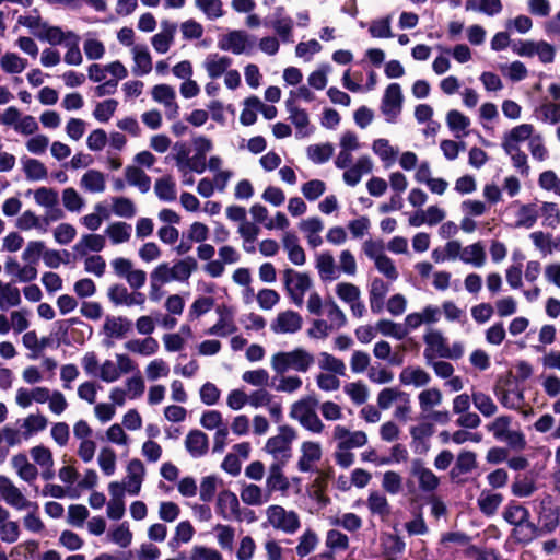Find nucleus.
Returning a JSON list of instances; mask_svg holds the SVG:
<instances>
[{"label": "nucleus", "instance_id": "63", "mask_svg": "<svg viewBox=\"0 0 560 560\" xmlns=\"http://www.w3.org/2000/svg\"><path fill=\"white\" fill-rule=\"evenodd\" d=\"M195 529L190 522L183 521L178 523L175 528V534L168 541V545L172 549L178 548L182 544H187L191 540L194 536Z\"/></svg>", "mask_w": 560, "mask_h": 560}, {"label": "nucleus", "instance_id": "8", "mask_svg": "<svg viewBox=\"0 0 560 560\" xmlns=\"http://www.w3.org/2000/svg\"><path fill=\"white\" fill-rule=\"evenodd\" d=\"M283 282L285 291L292 303L298 307H302L304 304L305 293L312 285V280L308 275L287 268L283 271Z\"/></svg>", "mask_w": 560, "mask_h": 560}, {"label": "nucleus", "instance_id": "64", "mask_svg": "<svg viewBox=\"0 0 560 560\" xmlns=\"http://www.w3.org/2000/svg\"><path fill=\"white\" fill-rule=\"evenodd\" d=\"M107 538L113 544L127 548L132 541V533L127 523H121L107 533Z\"/></svg>", "mask_w": 560, "mask_h": 560}, {"label": "nucleus", "instance_id": "12", "mask_svg": "<svg viewBox=\"0 0 560 560\" xmlns=\"http://www.w3.org/2000/svg\"><path fill=\"white\" fill-rule=\"evenodd\" d=\"M264 25L271 27L283 43H291L293 32V20L285 14L283 7L275 8L272 14L264 21Z\"/></svg>", "mask_w": 560, "mask_h": 560}, {"label": "nucleus", "instance_id": "51", "mask_svg": "<svg viewBox=\"0 0 560 560\" xmlns=\"http://www.w3.org/2000/svg\"><path fill=\"white\" fill-rule=\"evenodd\" d=\"M373 152L384 162L385 166H390L398 154V151L389 144L387 139H376L372 143Z\"/></svg>", "mask_w": 560, "mask_h": 560}, {"label": "nucleus", "instance_id": "39", "mask_svg": "<svg viewBox=\"0 0 560 560\" xmlns=\"http://www.w3.org/2000/svg\"><path fill=\"white\" fill-rule=\"evenodd\" d=\"M389 291L388 284L381 278H374L371 282L369 298L371 311L380 313L384 307V300Z\"/></svg>", "mask_w": 560, "mask_h": 560}, {"label": "nucleus", "instance_id": "56", "mask_svg": "<svg viewBox=\"0 0 560 560\" xmlns=\"http://www.w3.org/2000/svg\"><path fill=\"white\" fill-rule=\"evenodd\" d=\"M465 8L467 11L482 12L492 16L501 12L502 3L500 0H467Z\"/></svg>", "mask_w": 560, "mask_h": 560}, {"label": "nucleus", "instance_id": "24", "mask_svg": "<svg viewBox=\"0 0 560 560\" xmlns=\"http://www.w3.org/2000/svg\"><path fill=\"white\" fill-rule=\"evenodd\" d=\"M285 108L289 113V119L295 127V137H308L312 132V128L310 126V118L306 110L300 108L296 104H293L292 101H285Z\"/></svg>", "mask_w": 560, "mask_h": 560}, {"label": "nucleus", "instance_id": "34", "mask_svg": "<svg viewBox=\"0 0 560 560\" xmlns=\"http://www.w3.org/2000/svg\"><path fill=\"white\" fill-rule=\"evenodd\" d=\"M185 446L191 457H202L209 448L208 436L200 430H191L185 439Z\"/></svg>", "mask_w": 560, "mask_h": 560}, {"label": "nucleus", "instance_id": "57", "mask_svg": "<svg viewBox=\"0 0 560 560\" xmlns=\"http://www.w3.org/2000/svg\"><path fill=\"white\" fill-rule=\"evenodd\" d=\"M502 501L503 497L500 493L482 491L477 500V503L483 514L493 515Z\"/></svg>", "mask_w": 560, "mask_h": 560}, {"label": "nucleus", "instance_id": "21", "mask_svg": "<svg viewBox=\"0 0 560 560\" xmlns=\"http://www.w3.org/2000/svg\"><path fill=\"white\" fill-rule=\"evenodd\" d=\"M217 513L226 521H241L240 502L236 494L229 490L221 491L217 500Z\"/></svg>", "mask_w": 560, "mask_h": 560}, {"label": "nucleus", "instance_id": "4", "mask_svg": "<svg viewBox=\"0 0 560 560\" xmlns=\"http://www.w3.org/2000/svg\"><path fill=\"white\" fill-rule=\"evenodd\" d=\"M197 260L191 257H185L170 265L167 262L159 264L152 273L154 278L163 283L170 282H187L191 277L192 272L197 269Z\"/></svg>", "mask_w": 560, "mask_h": 560}, {"label": "nucleus", "instance_id": "50", "mask_svg": "<svg viewBox=\"0 0 560 560\" xmlns=\"http://www.w3.org/2000/svg\"><path fill=\"white\" fill-rule=\"evenodd\" d=\"M241 499L248 505H261L269 501L270 495L254 483L245 486L241 491Z\"/></svg>", "mask_w": 560, "mask_h": 560}, {"label": "nucleus", "instance_id": "11", "mask_svg": "<svg viewBox=\"0 0 560 560\" xmlns=\"http://www.w3.org/2000/svg\"><path fill=\"white\" fill-rule=\"evenodd\" d=\"M402 93L398 83H390L383 95L381 103V112L385 116V120L393 124L397 120L402 108Z\"/></svg>", "mask_w": 560, "mask_h": 560}, {"label": "nucleus", "instance_id": "37", "mask_svg": "<svg viewBox=\"0 0 560 560\" xmlns=\"http://www.w3.org/2000/svg\"><path fill=\"white\" fill-rule=\"evenodd\" d=\"M285 465H280L279 463H272L270 465L269 472L266 479V488L269 495L271 492H285L289 489V480L282 472V468Z\"/></svg>", "mask_w": 560, "mask_h": 560}, {"label": "nucleus", "instance_id": "38", "mask_svg": "<svg viewBox=\"0 0 560 560\" xmlns=\"http://www.w3.org/2000/svg\"><path fill=\"white\" fill-rule=\"evenodd\" d=\"M315 267L323 281H334L339 278V270L336 267L334 256L328 252L316 256Z\"/></svg>", "mask_w": 560, "mask_h": 560}, {"label": "nucleus", "instance_id": "22", "mask_svg": "<svg viewBox=\"0 0 560 560\" xmlns=\"http://www.w3.org/2000/svg\"><path fill=\"white\" fill-rule=\"evenodd\" d=\"M160 26L161 31L151 37V45L158 54H166L174 43L177 24L164 20Z\"/></svg>", "mask_w": 560, "mask_h": 560}, {"label": "nucleus", "instance_id": "25", "mask_svg": "<svg viewBox=\"0 0 560 560\" xmlns=\"http://www.w3.org/2000/svg\"><path fill=\"white\" fill-rule=\"evenodd\" d=\"M411 475L418 479L419 488L424 492H433L440 485L439 477L431 469L424 467L420 459L412 462Z\"/></svg>", "mask_w": 560, "mask_h": 560}, {"label": "nucleus", "instance_id": "17", "mask_svg": "<svg viewBox=\"0 0 560 560\" xmlns=\"http://www.w3.org/2000/svg\"><path fill=\"white\" fill-rule=\"evenodd\" d=\"M332 438L337 442L338 448L349 450L360 448L368 443V435L364 431H350L343 425H336L332 431Z\"/></svg>", "mask_w": 560, "mask_h": 560}, {"label": "nucleus", "instance_id": "58", "mask_svg": "<svg viewBox=\"0 0 560 560\" xmlns=\"http://www.w3.org/2000/svg\"><path fill=\"white\" fill-rule=\"evenodd\" d=\"M154 191L162 201L171 202L176 199V184L170 176L159 178L155 182Z\"/></svg>", "mask_w": 560, "mask_h": 560}, {"label": "nucleus", "instance_id": "5", "mask_svg": "<svg viewBox=\"0 0 560 560\" xmlns=\"http://www.w3.org/2000/svg\"><path fill=\"white\" fill-rule=\"evenodd\" d=\"M318 401L313 396L304 397L291 406L290 417L296 420L305 430L319 434L324 431V423L316 413Z\"/></svg>", "mask_w": 560, "mask_h": 560}, {"label": "nucleus", "instance_id": "36", "mask_svg": "<svg viewBox=\"0 0 560 560\" xmlns=\"http://www.w3.org/2000/svg\"><path fill=\"white\" fill-rule=\"evenodd\" d=\"M74 34L75 33L72 31H63L59 26H52L46 23L42 26L40 32H36V37L43 42L49 43L50 45L57 46L65 45L70 40L71 35Z\"/></svg>", "mask_w": 560, "mask_h": 560}, {"label": "nucleus", "instance_id": "61", "mask_svg": "<svg viewBox=\"0 0 560 560\" xmlns=\"http://www.w3.org/2000/svg\"><path fill=\"white\" fill-rule=\"evenodd\" d=\"M318 541L317 534L313 529L307 528L299 537V544L295 548L296 555L301 558L306 557L316 549Z\"/></svg>", "mask_w": 560, "mask_h": 560}, {"label": "nucleus", "instance_id": "35", "mask_svg": "<svg viewBox=\"0 0 560 560\" xmlns=\"http://www.w3.org/2000/svg\"><path fill=\"white\" fill-rule=\"evenodd\" d=\"M125 349L131 353L139 354L142 357L154 355L160 348L159 341L149 336L142 339L133 338L129 339L124 345Z\"/></svg>", "mask_w": 560, "mask_h": 560}, {"label": "nucleus", "instance_id": "49", "mask_svg": "<svg viewBox=\"0 0 560 560\" xmlns=\"http://www.w3.org/2000/svg\"><path fill=\"white\" fill-rule=\"evenodd\" d=\"M131 225L121 221L109 224L105 230V234L115 245L128 242L131 237Z\"/></svg>", "mask_w": 560, "mask_h": 560}, {"label": "nucleus", "instance_id": "54", "mask_svg": "<svg viewBox=\"0 0 560 560\" xmlns=\"http://www.w3.org/2000/svg\"><path fill=\"white\" fill-rule=\"evenodd\" d=\"M443 396L439 388L423 389L418 395L419 407L422 412H429L432 408L442 404Z\"/></svg>", "mask_w": 560, "mask_h": 560}, {"label": "nucleus", "instance_id": "3", "mask_svg": "<svg viewBox=\"0 0 560 560\" xmlns=\"http://www.w3.org/2000/svg\"><path fill=\"white\" fill-rule=\"evenodd\" d=\"M533 509L537 513V523L529 521L527 512V528L536 533H551L559 525V506L555 503L551 495L546 494L541 500L533 501Z\"/></svg>", "mask_w": 560, "mask_h": 560}, {"label": "nucleus", "instance_id": "23", "mask_svg": "<svg viewBox=\"0 0 560 560\" xmlns=\"http://www.w3.org/2000/svg\"><path fill=\"white\" fill-rule=\"evenodd\" d=\"M504 520L514 526L512 537L517 541L524 540L523 524L525 522V506L522 503L512 501L505 508Z\"/></svg>", "mask_w": 560, "mask_h": 560}, {"label": "nucleus", "instance_id": "14", "mask_svg": "<svg viewBox=\"0 0 560 560\" xmlns=\"http://www.w3.org/2000/svg\"><path fill=\"white\" fill-rule=\"evenodd\" d=\"M302 316L291 310L280 312L270 324V329L277 335H293L301 330Z\"/></svg>", "mask_w": 560, "mask_h": 560}, {"label": "nucleus", "instance_id": "47", "mask_svg": "<svg viewBox=\"0 0 560 560\" xmlns=\"http://www.w3.org/2000/svg\"><path fill=\"white\" fill-rule=\"evenodd\" d=\"M20 304L21 293L19 288L0 281V310L5 311Z\"/></svg>", "mask_w": 560, "mask_h": 560}, {"label": "nucleus", "instance_id": "44", "mask_svg": "<svg viewBox=\"0 0 560 560\" xmlns=\"http://www.w3.org/2000/svg\"><path fill=\"white\" fill-rule=\"evenodd\" d=\"M486 250L481 242H476L462 249L460 261L464 264L481 268L486 264Z\"/></svg>", "mask_w": 560, "mask_h": 560}, {"label": "nucleus", "instance_id": "18", "mask_svg": "<svg viewBox=\"0 0 560 560\" xmlns=\"http://www.w3.org/2000/svg\"><path fill=\"white\" fill-rule=\"evenodd\" d=\"M107 296L109 301L116 305L125 306H142L145 302V295L141 292H129L122 284H113L108 288Z\"/></svg>", "mask_w": 560, "mask_h": 560}, {"label": "nucleus", "instance_id": "32", "mask_svg": "<svg viewBox=\"0 0 560 560\" xmlns=\"http://www.w3.org/2000/svg\"><path fill=\"white\" fill-rule=\"evenodd\" d=\"M373 170L372 160L363 155L357 160L352 166H348L343 173V180L348 186H355L360 183L363 175L371 173Z\"/></svg>", "mask_w": 560, "mask_h": 560}, {"label": "nucleus", "instance_id": "29", "mask_svg": "<svg viewBox=\"0 0 560 560\" xmlns=\"http://www.w3.org/2000/svg\"><path fill=\"white\" fill-rule=\"evenodd\" d=\"M299 228L305 235L310 247L317 248L323 244L320 232L324 229V223L319 218L313 217L304 219L299 223Z\"/></svg>", "mask_w": 560, "mask_h": 560}, {"label": "nucleus", "instance_id": "41", "mask_svg": "<svg viewBox=\"0 0 560 560\" xmlns=\"http://www.w3.org/2000/svg\"><path fill=\"white\" fill-rule=\"evenodd\" d=\"M24 438L30 440L33 435L44 431L48 424V420L40 413H31L22 420L18 421Z\"/></svg>", "mask_w": 560, "mask_h": 560}, {"label": "nucleus", "instance_id": "2", "mask_svg": "<svg viewBox=\"0 0 560 560\" xmlns=\"http://www.w3.org/2000/svg\"><path fill=\"white\" fill-rule=\"evenodd\" d=\"M314 362V355L302 347L276 352L270 359L271 369L277 375L285 374L288 371L306 373Z\"/></svg>", "mask_w": 560, "mask_h": 560}, {"label": "nucleus", "instance_id": "28", "mask_svg": "<svg viewBox=\"0 0 560 560\" xmlns=\"http://www.w3.org/2000/svg\"><path fill=\"white\" fill-rule=\"evenodd\" d=\"M399 382L404 386H413L419 388L427 386L431 382V376L420 366L408 365L399 373Z\"/></svg>", "mask_w": 560, "mask_h": 560}, {"label": "nucleus", "instance_id": "6", "mask_svg": "<svg viewBox=\"0 0 560 560\" xmlns=\"http://www.w3.org/2000/svg\"><path fill=\"white\" fill-rule=\"evenodd\" d=\"M296 432L289 425H281L277 435L267 440L265 451L272 456L273 463L287 465L292 456V443Z\"/></svg>", "mask_w": 560, "mask_h": 560}, {"label": "nucleus", "instance_id": "52", "mask_svg": "<svg viewBox=\"0 0 560 560\" xmlns=\"http://www.w3.org/2000/svg\"><path fill=\"white\" fill-rule=\"evenodd\" d=\"M25 176L30 180H42L47 177V168L39 160L32 158L21 159Z\"/></svg>", "mask_w": 560, "mask_h": 560}, {"label": "nucleus", "instance_id": "40", "mask_svg": "<svg viewBox=\"0 0 560 560\" xmlns=\"http://www.w3.org/2000/svg\"><path fill=\"white\" fill-rule=\"evenodd\" d=\"M105 237L100 234H85L78 243L73 246V250L77 255L84 257L90 252L98 253L105 247Z\"/></svg>", "mask_w": 560, "mask_h": 560}, {"label": "nucleus", "instance_id": "26", "mask_svg": "<svg viewBox=\"0 0 560 560\" xmlns=\"http://www.w3.org/2000/svg\"><path fill=\"white\" fill-rule=\"evenodd\" d=\"M524 390L523 381L510 382L500 397L501 404L506 408L523 411L525 406Z\"/></svg>", "mask_w": 560, "mask_h": 560}, {"label": "nucleus", "instance_id": "10", "mask_svg": "<svg viewBox=\"0 0 560 560\" xmlns=\"http://www.w3.org/2000/svg\"><path fill=\"white\" fill-rule=\"evenodd\" d=\"M0 495L3 501L18 511L38 510L36 502L30 501L23 492L5 476H0Z\"/></svg>", "mask_w": 560, "mask_h": 560}, {"label": "nucleus", "instance_id": "42", "mask_svg": "<svg viewBox=\"0 0 560 560\" xmlns=\"http://www.w3.org/2000/svg\"><path fill=\"white\" fill-rule=\"evenodd\" d=\"M446 124L457 139L464 138L469 133L470 119L457 109H451L446 114Z\"/></svg>", "mask_w": 560, "mask_h": 560}, {"label": "nucleus", "instance_id": "31", "mask_svg": "<svg viewBox=\"0 0 560 560\" xmlns=\"http://www.w3.org/2000/svg\"><path fill=\"white\" fill-rule=\"evenodd\" d=\"M132 54V73L137 77H143L152 71V57L145 45H135Z\"/></svg>", "mask_w": 560, "mask_h": 560}, {"label": "nucleus", "instance_id": "27", "mask_svg": "<svg viewBox=\"0 0 560 560\" xmlns=\"http://www.w3.org/2000/svg\"><path fill=\"white\" fill-rule=\"evenodd\" d=\"M132 328V322L124 316L105 317L103 331L107 338L122 339Z\"/></svg>", "mask_w": 560, "mask_h": 560}, {"label": "nucleus", "instance_id": "33", "mask_svg": "<svg viewBox=\"0 0 560 560\" xmlns=\"http://www.w3.org/2000/svg\"><path fill=\"white\" fill-rule=\"evenodd\" d=\"M232 65L229 56L219 55L217 52L209 54L202 63L207 74L211 79H218L223 75Z\"/></svg>", "mask_w": 560, "mask_h": 560}, {"label": "nucleus", "instance_id": "53", "mask_svg": "<svg viewBox=\"0 0 560 560\" xmlns=\"http://www.w3.org/2000/svg\"><path fill=\"white\" fill-rule=\"evenodd\" d=\"M0 67L9 74L21 73L27 67V60L15 52H5L0 59Z\"/></svg>", "mask_w": 560, "mask_h": 560}, {"label": "nucleus", "instance_id": "30", "mask_svg": "<svg viewBox=\"0 0 560 560\" xmlns=\"http://www.w3.org/2000/svg\"><path fill=\"white\" fill-rule=\"evenodd\" d=\"M281 243L283 249L288 253L289 260L295 266H303L306 261L305 252L300 245L299 237L293 232H285L282 235Z\"/></svg>", "mask_w": 560, "mask_h": 560}, {"label": "nucleus", "instance_id": "1", "mask_svg": "<svg viewBox=\"0 0 560 560\" xmlns=\"http://www.w3.org/2000/svg\"><path fill=\"white\" fill-rule=\"evenodd\" d=\"M425 348L423 357L425 360L443 358L450 360H458L464 354V345L459 341L448 345L447 338L439 329L428 327L423 335Z\"/></svg>", "mask_w": 560, "mask_h": 560}, {"label": "nucleus", "instance_id": "7", "mask_svg": "<svg viewBox=\"0 0 560 560\" xmlns=\"http://www.w3.org/2000/svg\"><path fill=\"white\" fill-rule=\"evenodd\" d=\"M268 524L276 530L287 535L295 534L301 527L299 514L293 510H287L281 505H269L266 510Z\"/></svg>", "mask_w": 560, "mask_h": 560}, {"label": "nucleus", "instance_id": "13", "mask_svg": "<svg viewBox=\"0 0 560 560\" xmlns=\"http://www.w3.org/2000/svg\"><path fill=\"white\" fill-rule=\"evenodd\" d=\"M525 141V125H520L513 128L508 135L504 137L503 148L511 156L514 162V165L517 167H522L525 165V155L521 151V147Z\"/></svg>", "mask_w": 560, "mask_h": 560}, {"label": "nucleus", "instance_id": "19", "mask_svg": "<svg viewBox=\"0 0 560 560\" xmlns=\"http://www.w3.org/2000/svg\"><path fill=\"white\" fill-rule=\"evenodd\" d=\"M301 455L298 460V469L301 472H313L316 470V464L322 458V446L313 441H305L301 444Z\"/></svg>", "mask_w": 560, "mask_h": 560}, {"label": "nucleus", "instance_id": "48", "mask_svg": "<svg viewBox=\"0 0 560 560\" xmlns=\"http://www.w3.org/2000/svg\"><path fill=\"white\" fill-rule=\"evenodd\" d=\"M126 180L130 186L137 187L141 192H147L151 187L150 177L137 166H128L125 170Z\"/></svg>", "mask_w": 560, "mask_h": 560}, {"label": "nucleus", "instance_id": "20", "mask_svg": "<svg viewBox=\"0 0 560 560\" xmlns=\"http://www.w3.org/2000/svg\"><path fill=\"white\" fill-rule=\"evenodd\" d=\"M145 475V468L140 459H131L127 465V475L122 480V485L126 488V492L130 495L139 494L143 478Z\"/></svg>", "mask_w": 560, "mask_h": 560}, {"label": "nucleus", "instance_id": "46", "mask_svg": "<svg viewBox=\"0 0 560 560\" xmlns=\"http://www.w3.org/2000/svg\"><path fill=\"white\" fill-rule=\"evenodd\" d=\"M16 228L22 231L36 230L40 234L46 233V222L43 220V217L37 215L35 212L31 210L24 211L15 223Z\"/></svg>", "mask_w": 560, "mask_h": 560}, {"label": "nucleus", "instance_id": "9", "mask_svg": "<svg viewBox=\"0 0 560 560\" xmlns=\"http://www.w3.org/2000/svg\"><path fill=\"white\" fill-rule=\"evenodd\" d=\"M256 46V37L244 31H231L223 35L218 47L224 51H231L234 55H250Z\"/></svg>", "mask_w": 560, "mask_h": 560}, {"label": "nucleus", "instance_id": "55", "mask_svg": "<svg viewBox=\"0 0 560 560\" xmlns=\"http://www.w3.org/2000/svg\"><path fill=\"white\" fill-rule=\"evenodd\" d=\"M537 55L541 62L549 63L555 59V48L547 42L534 43L527 40V57Z\"/></svg>", "mask_w": 560, "mask_h": 560}, {"label": "nucleus", "instance_id": "15", "mask_svg": "<svg viewBox=\"0 0 560 560\" xmlns=\"http://www.w3.org/2000/svg\"><path fill=\"white\" fill-rule=\"evenodd\" d=\"M411 447L415 453L423 454L429 447V440L434 434V425L425 417L417 424L410 427Z\"/></svg>", "mask_w": 560, "mask_h": 560}, {"label": "nucleus", "instance_id": "45", "mask_svg": "<svg viewBox=\"0 0 560 560\" xmlns=\"http://www.w3.org/2000/svg\"><path fill=\"white\" fill-rule=\"evenodd\" d=\"M80 186L91 194L103 192L106 188L105 175L97 170H89L82 175Z\"/></svg>", "mask_w": 560, "mask_h": 560}, {"label": "nucleus", "instance_id": "62", "mask_svg": "<svg viewBox=\"0 0 560 560\" xmlns=\"http://www.w3.org/2000/svg\"><path fill=\"white\" fill-rule=\"evenodd\" d=\"M325 313L328 317V325L332 330L340 329L347 323V318L342 310L331 299L325 301Z\"/></svg>", "mask_w": 560, "mask_h": 560}, {"label": "nucleus", "instance_id": "59", "mask_svg": "<svg viewBox=\"0 0 560 560\" xmlns=\"http://www.w3.org/2000/svg\"><path fill=\"white\" fill-rule=\"evenodd\" d=\"M376 329L386 337H392L397 340H402L408 336V329L404 328L402 324L395 323L389 319H381L376 324Z\"/></svg>", "mask_w": 560, "mask_h": 560}, {"label": "nucleus", "instance_id": "43", "mask_svg": "<svg viewBox=\"0 0 560 560\" xmlns=\"http://www.w3.org/2000/svg\"><path fill=\"white\" fill-rule=\"evenodd\" d=\"M11 464L19 477L26 482H33L38 476L36 466L30 463L25 454L14 455Z\"/></svg>", "mask_w": 560, "mask_h": 560}, {"label": "nucleus", "instance_id": "60", "mask_svg": "<svg viewBox=\"0 0 560 560\" xmlns=\"http://www.w3.org/2000/svg\"><path fill=\"white\" fill-rule=\"evenodd\" d=\"M405 392L396 387H385L378 394L376 398L377 407L381 410H388L394 404H397L402 397Z\"/></svg>", "mask_w": 560, "mask_h": 560}, {"label": "nucleus", "instance_id": "16", "mask_svg": "<svg viewBox=\"0 0 560 560\" xmlns=\"http://www.w3.org/2000/svg\"><path fill=\"white\" fill-rule=\"evenodd\" d=\"M152 98L164 106L165 115L170 120L178 116L179 106L176 103V92L168 84H156L151 91Z\"/></svg>", "mask_w": 560, "mask_h": 560}]
</instances>
